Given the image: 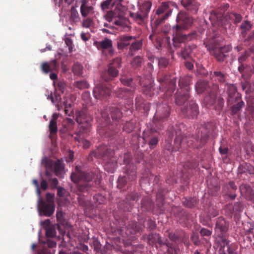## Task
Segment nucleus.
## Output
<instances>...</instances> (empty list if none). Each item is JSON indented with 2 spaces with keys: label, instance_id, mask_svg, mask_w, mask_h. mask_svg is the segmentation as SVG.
<instances>
[{
  "label": "nucleus",
  "instance_id": "15",
  "mask_svg": "<svg viewBox=\"0 0 254 254\" xmlns=\"http://www.w3.org/2000/svg\"><path fill=\"white\" fill-rule=\"evenodd\" d=\"M139 83L142 86V91L143 93L147 97H151L155 94V88L154 87L152 80L149 75L145 80L140 78Z\"/></svg>",
  "mask_w": 254,
  "mask_h": 254
},
{
  "label": "nucleus",
  "instance_id": "42",
  "mask_svg": "<svg viewBox=\"0 0 254 254\" xmlns=\"http://www.w3.org/2000/svg\"><path fill=\"white\" fill-rule=\"evenodd\" d=\"M58 117L59 115L56 113H54L52 115V118L50 121L49 126V130L51 134L56 133L58 131L57 120L58 118Z\"/></svg>",
  "mask_w": 254,
  "mask_h": 254
},
{
  "label": "nucleus",
  "instance_id": "25",
  "mask_svg": "<svg viewBox=\"0 0 254 254\" xmlns=\"http://www.w3.org/2000/svg\"><path fill=\"white\" fill-rule=\"evenodd\" d=\"M147 242L150 245L153 246L157 243L160 246L166 245L168 247V244L166 242H163L159 234L157 233H150L147 236Z\"/></svg>",
  "mask_w": 254,
  "mask_h": 254
},
{
  "label": "nucleus",
  "instance_id": "44",
  "mask_svg": "<svg viewBox=\"0 0 254 254\" xmlns=\"http://www.w3.org/2000/svg\"><path fill=\"white\" fill-rule=\"evenodd\" d=\"M151 6L152 2L150 0H145L140 5L139 10L148 17Z\"/></svg>",
  "mask_w": 254,
  "mask_h": 254
},
{
  "label": "nucleus",
  "instance_id": "23",
  "mask_svg": "<svg viewBox=\"0 0 254 254\" xmlns=\"http://www.w3.org/2000/svg\"><path fill=\"white\" fill-rule=\"evenodd\" d=\"M119 72L118 69L110 65H108L107 70L105 71L102 74L103 80L109 81L113 80L119 75Z\"/></svg>",
  "mask_w": 254,
  "mask_h": 254
},
{
  "label": "nucleus",
  "instance_id": "2",
  "mask_svg": "<svg viewBox=\"0 0 254 254\" xmlns=\"http://www.w3.org/2000/svg\"><path fill=\"white\" fill-rule=\"evenodd\" d=\"M202 129L204 130V132L201 131L200 135H192L191 139L187 141V145H185L184 139H185L184 133L180 128L175 129L174 128V133H175L176 137L174 139L175 148L176 150H180L181 147L185 148L187 146L192 148H201L205 144L208 139L209 131L205 127L202 126Z\"/></svg>",
  "mask_w": 254,
  "mask_h": 254
},
{
  "label": "nucleus",
  "instance_id": "39",
  "mask_svg": "<svg viewBox=\"0 0 254 254\" xmlns=\"http://www.w3.org/2000/svg\"><path fill=\"white\" fill-rule=\"evenodd\" d=\"M140 196L139 193L133 191L127 195L126 199L127 203H128L130 205H133V203L137 201L140 198Z\"/></svg>",
  "mask_w": 254,
  "mask_h": 254
},
{
  "label": "nucleus",
  "instance_id": "36",
  "mask_svg": "<svg viewBox=\"0 0 254 254\" xmlns=\"http://www.w3.org/2000/svg\"><path fill=\"white\" fill-rule=\"evenodd\" d=\"M129 15L134 20L140 25L143 24L147 18L146 14H143L139 10L136 12H130Z\"/></svg>",
  "mask_w": 254,
  "mask_h": 254
},
{
  "label": "nucleus",
  "instance_id": "11",
  "mask_svg": "<svg viewBox=\"0 0 254 254\" xmlns=\"http://www.w3.org/2000/svg\"><path fill=\"white\" fill-rule=\"evenodd\" d=\"M50 98L52 103L57 107L58 110L64 109V111H68V109L71 108L73 105L70 99L64 97L62 99L59 94H55L54 97L51 93Z\"/></svg>",
  "mask_w": 254,
  "mask_h": 254
},
{
  "label": "nucleus",
  "instance_id": "48",
  "mask_svg": "<svg viewBox=\"0 0 254 254\" xmlns=\"http://www.w3.org/2000/svg\"><path fill=\"white\" fill-rule=\"evenodd\" d=\"M114 24L121 28H125L128 27V21L127 19L125 17V16L119 18L118 19L113 20Z\"/></svg>",
  "mask_w": 254,
  "mask_h": 254
},
{
  "label": "nucleus",
  "instance_id": "1",
  "mask_svg": "<svg viewBox=\"0 0 254 254\" xmlns=\"http://www.w3.org/2000/svg\"><path fill=\"white\" fill-rule=\"evenodd\" d=\"M71 180L74 183H78L77 190L81 192L94 190L99 185L100 181L95 179L92 172H85L76 166L75 171L71 175Z\"/></svg>",
  "mask_w": 254,
  "mask_h": 254
},
{
  "label": "nucleus",
  "instance_id": "3",
  "mask_svg": "<svg viewBox=\"0 0 254 254\" xmlns=\"http://www.w3.org/2000/svg\"><path fill=\"white\" fill-rule=\"evenodd\" d=\"M96 158L100 159L105 164V169L108 172L113 173L117 168V161L114 157V151L108 146L103 144L99 146L93 152Z\"/></svg>",
  "mask_w": 254,
  "mask_h": 254
},
{
  "label": "nucleus",
  "instance_id": "59",
  "mask_svg": "<svg viewBox=\"0 0 254 254\" xmlns=\"http://www.w3.org/2000/svg\"><path fill=\"white\" fill-rule=\"evenodd\" d=\"M82 98L87 105H92V103L90 99V93L89 92L86 91L83 92L82 95Z\"/></svg>",
  "mask_w": 254,
  "mask_h": 254
},
{
  "label": "nucleus",
  "instance_id": "16",
  "mask_svg": "<svg viewBox=\"0 0 254 254\" xmlns=\"http://www.w3.org/2000/svg\"><path fill=\"white\" fill-rule=\"evenodd\" d=\"M143 227L136 222H129L127 227L123 228L121 231V234L124 237L129 239L132 234H135L142 231Z\"/></svg>",
  "mask_w": 254,
  "mask_h": 254
},
{
  "label": "nucleus",
  "instance_id": "20",
  "mask_svg": "<svg viewBox=\"0 0 254 254\" xmlns=\"http://www.w3.org/2000/svg\"><path fill=\"white\" fill-rule=\"evenodd\" d=\"M190 98V92L188 90H178L175 94V101L178 106H182Z\"/></svg>",
  "mask_w": 254,
  "mask_h": 254
},
{
  "label": "nucleus",
  "instance_id": "4",
  "mask_svg": "<svg viewBox=\"0 0 254 254\" xmlns=\"http://www.w3.org/2000/svg\"><path fill=\"white\" fill-rule=\"evenodd\" d=\"M195 89L197 94H205L206 96L204 99V104H206L208 109L211 110L212 106L219 91V86L217 84H212L210 85L209 82L206 80H198L195 84Z\"/></svg>",
  "mask_w": 254,
  "mask_h": 254
},
{
  "label": "nucleus",
  "instance_id": "28",
  "mask_svg": "<svg viewBox=\"0 0 254 254\" xmlns=\"http://www.w3.org/2000/svg\"><path fill=\"white\" fill-rule=\"evenodd\" d=\"M174 136V127H171L168 131V138L165 140V148L170 152L179 151L175 148V143L174 146H172V141Z\"/></svg>",
  "mask_w": 254,
  "mask_h": 254
},
{
  "label": "nucleus",
  "instance_id": "14",
  "mask_svg": "<svg viewBox=\"0 0 254 254\" xmlns=\"http://www.w3.org/2000/svg\"><path fill=\"white\" fill-rule=\"evenodd\" d=\"M157 132L156 129L151 127L150 129L146 130L143 132V139L148 144L151 149L155 148L158 143L159 138L155 134Z\"/></svg>",
  "mask_w": 254,
  "mask_h": 254
},
{
  "label": "nucleus",
  "instance_id": "18",
  "mask_svg": "<svg viewBox=\"0 0 254 254\" xmlns=\"http://www.w3.org/2000/svg\"><path fill=\"white\" fill-rule=\"evenodd\" d=\"M132 107V104H127L126 105L125 102L123 100L119 102L115 100L112 103L109 104L106 110L110 111H128Z\"/></svg>",
  "mask_w": 254,
  "mask_h": 254
},
{
  "label": "nucleus",
  "instance_id": "47",
  "mask_svg": "<svg viewBox=\"0 0 254 254\" xmlns=\"http://www.w3.org/2000/svg\"><path fill=\"white\" fill-rule=\"evenodd\" d=\"M215 80L218 81L221 83H223L226 81L227 76L226 74L220 71H215L212 75Z\"/></svg>",
  "mask_w": 254,
  "mask_h": 254
},
{
  "label": "nucleus",
  "instance_id": "29",
  "mask_svg": "<svg viewBox=\"0 0 254 254\" xmlns=\"http://www.w3.org/2000/svg\"><path fill=\"white\" fill-rule=\"evenodd\" d=\"M54 173L58 177H63L65 173L64 164V161L58 159L54 162Z\"/></svg>",
  "mask_w": 254,
  "mask_h": 254
},
{
  "label": "nucleus",
  "instance_id": "50",
  "mask_svg": "<svg viewBox=\"0 0 254 254\" xmlns=\"http://www.w3.org/2000/svg\"><path fill=\"white\" fill-rule=\"evenodd\" d=\"M240 28L241 29V34L243 35V37H245L247 31L251 29L252 25L250 22L245 21L241 25Z\"/></svg>",
  "mask_w": 254,
  "mask_h": 254
},
{
  "label": "nucleus",
  "instance_id": "53",
  "mask_svg": "<svg viewBox=\"0 0 254 254\" xmlns=\"http://www.w3.org/2000/svg\"><path fill=\"white\" fill-rule=\"evenodd\" d=\"M250 50H246L244 52L241 53L238 59L239 63L242 64L246 62L248 57L250 56Z\"/></svg>",
  "mask_w": 254,
  "mask_h": 254
},
{
  "label": "nucleus",
  "instance_id": "51",
  "mask_svg": "<svg viewBox=\"0 0 254 254\" xmlns=\"http://www.w3.org/2000/svg\"><path fill=\"white\" fill-rule=\"evenodd\" d=\"M72 70L74 75H81L83 73V66L80 63L77 62L73 65Z\"/></svg>",
  "mask_w": 254,
  "mask_h": 254
},
{
  "label": "nucleus",
  "instance_id": "7",
  "mask_svg": "<svg viewBox=\"0 0 254 254\" xmlns=\"http://www.w3.org/2000/svg\"><path fill=\"white\" fill-rule=\"evenodd\" d=\"M124 164L126 165V175L120 176L117 181V187L123 189L128 182L132 181L136 178V167L130 163V155L129 153L124 155Z\"/></svg>",
  "mask_w": 254,
  "mask_h": 254
},
{
  "label": "nucleus",
  "instance_id": "40",
  "mask_svg": "<svg viewBox=\"0 0 254 254\" xmlns=\"http://www.w3.org/2000/svg\"><path fill=\"white\" fill-rule=\"evenodd\" d=\"M247 64L243 63L240 64L238 67L239 71L242 74L243 77L246 79H250L251 78V74H250V70Z\"/></svg>",
  "mask_w": 254,
  "mask_h": 254
},
{
  "label": "nucleus",
  "instance_id": "17",
  "mask_svg": "<svg viewBox=\"0 0 254 254\" xmlns=\"http://www.w3.org/2000/svg\"><path fill=\"white\" fill-rule=\"evenodd\" d=\"M226 87L228 104H233L236 100H239L241 97V95L237 91V87L234 84H226Z\"/></svg>",
  "mask_w": 254,
  "mask_h": 254
},
{
  "label": "nucleus",
  "instance_id": "54",
  "mask_svg": "<svg viewBox=\"0 0 254 254\" xmlns=\"http://www.w3.org/2000/svg\"><path fill=\"white\" fill-rule=\"evenodd\" d=\"M73 85L80 90L88 88L89 87L88 83L84 80L75 81Z\"/></svg>",
  "mask_w": 254,
  "mask_h": 254
},
{
  "label": "nucleus",
  "instance_id": "43",
  "mask_svg": "<svg viewBox=\"0 0 254 254\" xmlns=\"http://www.w3.org/2000/svg\"><path fill=\"white\" fill-rule=\"evenodd\" d=\"M169 112H155L154 116V121L155 124L157 122H164L169 117Z\"/></svg>",
  "mask_w": 254,
  "mask_h": 254
},
{
  "label": "nucleus",
  "instance_id": "6",
  "mask_svg": "<svg viewBox=\"0 0 254 254\" xmlns=\"http://www.w3.org/2000/svg\"><path fill=\"white\" fill-rule=\"evenodd\" d=\"M204 44L209 53L219 62L224 61L227 57V54L231 50L229 46H222L219 40L215 38L205 42Z\"/></svg>",
  "mask_w": 254,
  "mask_h": 254
},
{
  "label": "nucleus",
  "instance_id": "61",
  "mask_svg": "<svg viewBox=\"0 0 254 254\" xmlns=\"http://www.w3.org/2000/svg\"><path fill=\"white\" fill-rule=\"evenodd\" d=\"M122 61L120 58H116L114 60L109 64L111 66L115 67L116 69L120 68L121 66Z\"/></svg>",
  "mask_w": 254,
  "mask_h": 254
},
{
  "label": "nucleus",
  "instance_id": "9",
  "mask_svg": "<svg viewBox=\"0 0 254 254\" xmlns=\"http://www.w3.org/2000/svg\"><path fill=\"white\" fill-rule=\"evenodd\" d=\"M157 80L160 84V89L166 90L167 95L172 96L176 88V77L170 73L160 72L157 76Z\"/></svg>",
  "mask_w": 254,
  "mask_h": 254
},
{
  "label": "nucleus",
  "instance_id": "24",
  "mask_svg": "<svg viewBox=\"0 0 254 254\" xmlns=\"http://www.w3.org/2000/svg\"><path fill=\"white\" fill-rule=\"evenodd\" d=\"M135 39V37L123 35L119 37L118 41V47L120 49H124L130 46L131 42L133 39Z\"/></svg>",
  "mask_w": 254,
  "mask_h": 254
},
{
  "label": "nucleus",
  "instance_id": "58",
  "mask_svg": "<svg viewBox=\"0 0 254 254\" xmlns=\"http://www.w3.org/2000/svg\"><path fill=\"white\" fill-rule=\"evenodd\" d=\"M94 24L93 20L90 17H86L83 19L82 26L84 28H89Z\"/></svg>",
  "mask_w": 254,
  "mask_h": 254
},
{
  "label": "nucleus",
  "instance_id": "46",
  "mask_svg": "<svg viewBox=\"0 0 254 254\" xmlns=\"http://www.w3.org/2000/svg\"><path fill=\"white\" fill-rule=\"evenodd\" d=\"M231 106L232 111H240L245 106V103L242 100L241 97L239 100H236Z\"/></svg>",
  "mask_w": 254,
  "mask_h": 254
},
{
  "label": "nucleus",
  "instance_id": "41",
  "mask_svg": "<svg viewBox=\"0 0 254 254\" xmlns=\"http://www.w3.org/2000/svg\"><path fill=\"white\" fill-rule=\"evenodd\" d=\"M141 207L144 211L152 210L153 208V202L149 197H145L141 200Z\"/></svg>",
  "mask_w": 254,
  "mask_h": 254
},
{
  "label": "nucleus",
  "instance_id": "21",
  "mask_svg": "<svg viewBox=\"0 0 254 254\" xmlns=\"http://www.w3.org/2000/svg\"><path fill=\"white\" fill-rule=\"evenodd\" d=\"M237 187L233 181H230L225 183L223 187V190L226 195H227L231 199H234L236 197L235 191Z\"/></svg>",
  "mask_w": 254,
  "mask_h": 254
},
{
  "label": "nucleus",
  "instance_id": "52",
  "mask_svg": "<svg viewBox=\"0 0 254 254\" xmlns=\"http://www.w3.org/2000/svg\"><path fill=\"white\" fill-rule=\"evenodd\" d=\"M191 51L192 49L190 46L186 45L185 47L181 50V54L182 57L184 59L189 58Z\"/></svg>",
  "mask_w": 254,
  "mask_h": 254
},
{
  "label": "nucleus",
  "instance_id": "55",
  "mask_svg": "<svg viewBox=\"0 0 254 254\" xmlns=\"http://www.w3.org/2000/svg\"><path fill=\"white\" fill-rule=\"evenodd\" d=\"M64 213L61 210H58L57 212V221L62 225H64L66 223V220L64 218Z\"/></svg>",
  "mask_w": 254,
  "mask_h": 254
},
{
  "label": "nucleus",
  "instance_id": "34",
  "mask_svg": "<svg viewBox=\"0 0 254 254\" xmlns=\"http://www.w3.org/2000/svg\"><path fill=\"white\" fill-rule=\"evenodd\" d=\"M95 45L98 50H111L112 48V41L111 39L105 38L102 41H96L94 42Z\"/></svg>",
  "mask_w": 254,
  "mask_h": 254
},
{
  "label": "nucleus",
  "instance_id": "57",
  "mask_svg": "<svg viewBox=\"0 0 254 254\" xmlns=\"http://www.w3.org/2000/svg\"><path fill=\"white\" fill-rule=\"evenodd\" d=\"M198 107L195 101L190 100L187 107L186 111H198Z\"/></svg>",
  "mask_w": 254,
  "mask_h": 254
},
{
  "label": "nucleus",
  "instance_id": "10",
  "mask_svg": "<svg viewBox=\"0 0 254 254\" xmlns=\"http://www.w3.org/2000/svg\"><path fill=\"white\" fill-rule=\"evenodd\" d=\"M176 21L177 24L172 28L173 34L188 29L193 23L192 18L187 12L184 11H180L178 14Z\"/></svg>",
  "mask_w": 254,
  "mask_h": 254
},
{
  "label": "nucleus",
  "instance_id": "26",
  "mask_svg": "<svg viewBox=\"0 0 254 254\" xmlns=\"http://www.w3.org/2000/svg\"><path fill=\"white\" fill-rule=\"evenodd\" d=\"M86 0H82L80 6V13L83 18L87 17L88 15L93 14L94 12V8L92 6L87 4Z\"/></svg>",
  "mask_w": 254,
  "mask_h": 254
},
{
  "label": "nucleus",
  "instance_id": "38",
  "mask_svg": "<svg viewBox=\"0 0 254 254\" xmlns=\"http://www.w3.org/2000/svg\"><path fill=\"white\" fill-rule=\"evenodd\" d=\"M191 79L188 77H182L180 78L179 81V90H188L190 92V84Z\"/></svg>",
  "mask_w": 254,
  "mask_h": 254
},
{
  "label": "nucleus",
  "instance_id": "37",
  "mask_svg": "<svg viewBox=\"0 0 254 254\" xmlns=\"http://www.w3.org/2000/svg\"><path fill=\"white\" fill-rule=\"evenodd\" d=\"M142 46V41L141 40H138L136 38L133 39L129 47L128 54L132 56L134 53L140 49Z\"/></svg>",
  "mask_w": 254,
  "mask_h": 254
},
{
  "label": "nucleus",
  "instance_id": "32",
  "mask_svg": "<svg viewBox=\"0 0 254 254\" xmlns=\"http://www.w3.org/2000/svg\"><path fill=\"white\" fill-rule=\"evenodd\" d=\"M229 228V223L222 217L217 218L215 228L221 233L227 232Z\"/></svg>",
  "mask_w": 254,
  "mask_h": 254
},
{
  "label": "nucleus",
  "instance_id": "56",
  "mask_svg": "<svg viewBox=\"0 0 254 254\" xmlns=\"http://www.w3.org/2000/svg\"><path fill=\"white\" fill-rule=\"evenodd\" d=\"M197 202V200L195 198H190L189 199H186L183 201V204L189 208H192L196 204Z\"/></svg>",
  "mask_w": 254,
  "mask_h": 254
},
{
  "label": "nucleus",
  "instance_id": "19",
  "mask_svg": "<svg viewBox=\"0 0 254 254\" xmlns=\"http://www.w3.org/2000/svg\"><path fill=\"white\" fill-rule=\"evenodd\" d=\"M110 88L103 84L97 85L93 90V95L96 99H103L110 95Z\"/></svg>",
  "mask_w": 254,
  "mask_h": 254
},
{
  "label": "nucleus",
  "instance_id": "8",
  "mask_svg": "<svg viewBox=\"0 0 254 254\" xmlns=\"http://www.w3.org/2000/svg\"><path fill=\"white\" fill-rule=\"evenodd\" d=\"M227 19L235 23H237L241 21L242 16L240 14L232 12L228 13L227 15L224 17L223 12L220 11L219 10L212 11L209 16V19L212 22V24H216L218 26L223 27L227 25Z\"/></svg>",
  "mask_w": 254,
  "mask_h": 254
},
{
  "label": "nucleus",
  "instance_id": "35",
  "mask_svg": "<svg viewBox=\"0 0 254 254\" xmlns=\"http://www.w3.org/2000/svg\"><path fill=\"white\" fill-rule=\"evenodd\" d=\"M156 206L158 208V213L161 214L165 212L166 207L164 197L162 194L160 193H158L156 195Z\"/></svg>",
  "mask_w": 254,
  "mask_h": 254
},
{
  "label": "nucleus",
  "instance_id": "5",
  "mask_svg": "<svg viewBox=\"0 0 254 254\" xmlns=\"http://www.w3.org/2000/svg\"><path fill=\"white\" fill-rule=\"evenodd\" d=\"M173 4L171 2H163L154 11L151 16V25L157 28L164 23L171 15L172 9L171 5Z\"/></svg>",
  "mask_w": 254,
  "mask_h": 254
},
{
  "label": "nucleus",
  "instance_id": "27",
  "mask_svg": "<svg viewBox=\"0 0 254 254\" xmlns=\"http://www.w3.org/2000/svg\"><path fill=\"white\" fill-rule=\"evenodd\" d=\"M124 16H125L124 11L119 8H116L114 11H109L105 15V18L108 21L111 22Z\"/></svg>",
  "mask_w": 254,
  "mask_h": 254
},
{
  "label": "nucleus",
  "instance_id": "64",
  "mask_svg": "<svg viewBox=\"0 0 254 254\" xmlns=\"http://www.w3.org/2000/svg\"><path fill=\"white\" fill-rule=\"evenodd\" d=\"M159 181V177L157 175L150 174L148 176V182L149 184L155 183L158 184Z\"/></svg>",
  "mask_w": 254,
  "mask_h": 254
},
{
  "label": "nucleus",
  "instance_id": "62",
  "mask_svg": "<svg viewBox=\"0 0 254 254\" xmlns=\"http://www.w3.org/2000/svg\"><path fill=\"white\" fill-rule=\"evenodd\" d=\"M41 70L45 73H48L51 71L50 65L48 63H44L41 65Z\"/></svg>",
  "mask_w": 254,
  "mask_h": 254
},
{
  "label": "nucleus",
  "instance_id": "45",
  "mask_svg": "<svg viewBox=\"0 0 254 254\" xmlns=\"http://www.w3.org/2000/svg\"><path fill=\"white\" fill-rule=\"evenodd\" d=\"M70 20L73 23H78L80 21L78 12L74 6L71 7Z\"/></svg>",
  "mask_w": 254,
  "mask_h": 254
},
{
  "label": "nucleus",
  "instance_id": "33",
  "mask_svg": "<svg viewBox=\"0 0 254 254\" xmlns=\"http://www.w3.org/2000/svg\"><path fill=\"white\" fill-rule=\"evenodd\" d=\"M246 173L254 174V167L249 163H243L240 164L238 169V174L241 175Z\"/></svg>",
  "mask_w": 254,
  "mask_h": 254
},
{
  "label": "nucleus",
  "instance_id": "31",
  "mask_svg": "<svg viewBox=\"0 0 254 254\" xmlns=\"http://www.w3.org/2000/svg\"><path fill=\"white\" fill-rule=\"evenodd\" d=\"M116 92L118 97L125 100L132 98L133 95V90L126 88H119Z\"/></svg>",
  "mask_w": 254,
  "mask_h": 254
},
{
  "label": "nucleus",
  "instance_id": "49",
  "mask_svg": "<svg viewBox=\"0 0 254 254\" xmlns=\"http://www.w3.org/2000/svg\"><path fill=\"white\" fill-rule=\"evenodd\" d=\"M55 88L56 90L62 93H64L67 90L66 83L64 80H59L58 81L57 85L55 86Z\"/></svg>",
  "mask_w": 254,
  "mask_h": 254
},
{
  "label": "nucleus",
  "instance_id": "13",
  "mask_svg": "<svg viewBox=\"0 0 254 254\" xmlns=\"http://www.w3.org/2000/svg\"><path fill=\"white\" fill-rule=\"evenodd\" d=\"M55 204L50 202H46L45 200L39 196L38 200V209L40 215L46 217L51 216L55 211Z\"/></svg>",
  "mask_w": 254,
  "mask_h": 254
},
{
  "label": "nucleus",
  "instance_id": "63",
  "mask_svg": "<svg viewBox=\"0 0 254 254\" xmlns=\"http://www.w3.org/2000/svg\"><path fill=\"white\" fill-rule=\"evenodd\" d=\"M113 0H106L101 4V7L102 10H105L109 9Z\"/></svg>",
  "mask_w": 254,
  "mask_h": 254
},
{
  "label": "nucleus",
  "instance_id": "22",
  "mask_svg": "<svg viewBox=\"0 0 254 254\" xmlns=\"http://www.w3.org/2000/svg\"><path fill=\"white\" fill-rule=\"evenodd\" d=\"M181 3L187 10L193 14L197 13L199 6L196 0H182Z\"/></svg>",
  "mask_w": 254,
  "mask_h": 254
},
{
  "label": "nucleus",
  "instance_id": "60",
  "mask_svg": "<svg viewBox=\"0 0 254 254\" xmlns=\"http://www.w3.org/2000/svg\"><path fill=\"white\" fill-rule=\"evenodd\" d=\"M142 60L139 56H136L134 58L131 62L132 66L134 68L140 67L141 65Z\"/></svg>",
  "mask_w": 254,
  "mask_h": 254
},
{
  "label": "nucleus",
  "instance_id": "12",
  "mask_svg": "<svg viewBox=\"0 0 254 254\" xmlns=\"http://www.w3.org/2000/svg\"><path fill=\"white\" fill-rule=\"evenodd\" d=\"M173 45L176 48H179L182 43L195 40L198 37L196 31H193L187 35L182 34L181 32H178L173 34Z\"/></svg>",
  "mask_w": 254,
  "mask_h": 254
},
{
  "label": "nucleus",
  "instance_id": "30",
  "mask_svg": "<svg viewBox=\"0 0 254 254\" xmlns=\"http://www.w3.org/2000/svg\"><path fill=\"white\" fill-rule=\"evenodd\" d=\"M241 193L254 202V190H253L249 186L242 185L240 187Z\"/></svg>",
  "mask_w": 254,
  "mask_h": 254
}]
</instances>
